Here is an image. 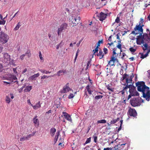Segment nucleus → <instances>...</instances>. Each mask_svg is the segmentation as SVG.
I'll return each instance as SVG.
<instances>
[{
    "label": "nucleus",
    "mask_w": 150,
    "mask_h": 150,
    "mask_svg": "<svg viewBox=\"0 0 150 150\" xmlns=\"http://www.w3.org/2000/svg\"><path fill=\"white\" fill-rule=\"evenodd\" d=\"M133 90L132 89H129V92L130 94H134L135 95V94L136 93V92H138L136 91V87L134 88H133Z\"/></svg>",
    "instance_id": "obj_20"
},
{
    "label": "nucleus",
    "mask_w": 150,
    "mask_h": 150,
    "mask_svg": "<svg viewBox=\"0 0 150 150\" xmlns=\"http://www.w3.org/2000/svg\"><path fill=\"white\" fill-rule=\"evenodd\" d=\"M3 66L2 64L0 63V72H1L3 70Z\"/></svg>",
    "instance_id": "obj_50"
},
{
    "label": "nucleus",
    "mask_w": 150,
    "mask_h": 150,
    "mask_svg": "<svg viewBox=\"0 0 150 150\" xmlns=\"http://www.w3.org/2000/svg\"><path fill=\"white\" fill-rule=\"evenodd\" d=\"M145 42L147 43H148L150 42V38L149 36H148V37L146 38L145 39Z\"/></svg>",
    "instance_id": "obj_38"
},
{
    "label": "nucleus",
    "mask_w": 150,
    "mask_h": 150,
    "mask_svg": "<svg viewBox=\"0 0 150 150\" xmlns=\"http://www.w3.org/2000/svg\"><path fill=\"white\" fill-rule=\"evenodd\" d=\"M37 117V116H36L33 119V122L35 124H37V122H38V119L36 118Z\"/></svg>",
    "instance_id": "obj_37"
},
{
    "label": "nucleus",
    "mask_w": 150,
    "mask_h": 150,
    "mask_svg": "<svg viewBox=\"0 0 150 150\" xmlns=\"http://www.w3.org/2000/svg\"><path fill=\"white\" fill-rule=\"evenodd\" d=\"M60 134V131L59 130L57 131L56 132V135L55 136L54 139V142L55 144L57 142L58 140V139L59 135Z\"/></svg>",
    "instance_id": "obj_18"
},
{
    "label": "nucleus",
    "mask_w": 150,
    "mask_h": 150,
    "mask_svg": "<svg viewBox=\"0 0 150 150\" xmlns=\"http://www.w3.org/2000/svg\"><path fill=\"white\" fill-rule=\"evenodd\" d=\"M112 85L111 83H110V84L106 85L105 86L107 89L109 91H110L111 92H113L114 88L111 87Z\"/></svg>",
    "instance_id": "obj_16"
},
{
    "label": "nucleus",
    "mask_w": 150,
    "mask_h": 150,
    "mask_svg": "<svg viewBox=\"0 0 150 150\" xmlns=\"http://www.w3.org/2000/svg\"><path fill=\"white\" fill-rule=\"evenodd\" d=\"M139 55L141 54L140 58L142 59H144V58L146 57L145 54H143V53H139Z\"/></svg>",
    "instance_id": "obj_31"
},
{
    "label": "nucleus",
    "mask_w": 150,
    "mask_h": 150,
    "mask_svg": "<svg viewBox=\"0 0 150 150\" xmlns=\"http://www.w3.org/2000/svg\"><path fill=\"white\" fill-rule=\"evenodd\" d=\"M134 74H133V73H132V75L130 76L129 78V79L132 80V79H133V78L134 77Z\"/></svg>",
    "instance_id": "obj_55"
},
{
    "label": "nucleus",
    "mask_w": 150,
    "mask_h": 150,
    "mask_svg": "<svg viewBox=\"0 0 150 150\" xmlns=\"http://www.w3.org/2000/svg\"><path fill=\"white\" fill-rule=\"evenodd\" d=\"M136 42L137 45H140L141 44V41L140 39H136Z\"/></svg>",
    "instance_id": "obj_43"
},
{
    "label": "nucleus",
    "mask_w": 150,
    "mask_h": 150,
    "mask_svg": "<svg viewBox=\"0 0 150 150\" xmlns=\"http://www.w3.org/2000/svg\"><path fill=\"white\" fill-rule=\"evenodd\" d=\"M62 114L65 118L71 122H72V120L71 115L66 112H63Z\"/></svg>",
    "instance_id": "obj_10"
},
{
    "label": "nucleus",
    "mask_w": 150,
    "mask_h": 150,
    "mask_svg": "<svg viewBox=\"0 0 150 150\" xmlns=\"http://www.w3.org/2000/svg\"><path fill=\"white\" fill-rule=\"evenodd\" d=\"M32 86H27L25 88L24 90V92H29L32 89Z\"/></svg>",
    "instance_id": "obj_21"
},
{
    "label": "nucleus",
    "mask_w": 150,
    "mask_h": 150,
    "mask_svg": "<svg viewBox=\"0 0 150 150\" xmlns=\"http://www.w3.org/2000/svg\"><path fill=\"white\" fill-rule=\"evenodd\" d=\"M143 35L144 36V37L145 38L146 37H148V34L146 33H144Z\"/></svg>",
    "instance_id": "obj_61"
},
{
    "label": "nucleus",
    "mask_w": 150,
    "mask_h": 150,
    "mask_svg": "<svg viewBox=\"0 0 150 150\" xmlns=\"http://www.w3.org/2000/svg\"><path fill=\"white\" fill-rule=\"evenodd\" d=\"M139 96V94L138 92H136L135 95L134 94H132L130 93V94L128 96L127 100H129L132 97V96Z\"/></svg>",
    "instance_id": "obj_19"
},
{
    "label": "nucleus",
    "mask_w": 150,
    "mask_h": 150,
    "mask_svg": "<svg viewBox=\"0 0 150 150\" xmlns=\"http://www.w3.org/2000/svg\"><path fill=\"white\" fill-rule=\"evenodd\" d=\"M135 84L138 91L142 92L143 94L142 97L145 98L147 101H149L150 100L149 88L145 85V82L143 81H138Z\"/></svg>",
    "instance_id": "obj_1"
},
{
    "label": "nucleus",
    "mask_w": 150,
    "mask_h": 150,
    "mask_svg": "<svg viewBox=\"0 0 150 150\" xmlns=\"http://www.w3.org/2000/svg\"><path fill=\"white\" fill-rule=\"evenodd\" d=\"M35 105L36 106V107H37V108H40L41 107L40 102H38Z\"/></svg>",
    "instance_id": "obj_44"
},
{
    "label": "nucleus",
    "mask_w": 150,
    "mask_h": 150,
    "mask_svg": "<svg viewBox=\"0 0 150 150\" xmlns=\"http://www.w3.org/2000/svg\"><path fill=\"white\" fill-rule=\"evenodd\" d=\"M91 127V125H89L88 127V131H87L86 132V133H88V132H89V131Z\"/></svg>",
    "instance_id": "obj_60"
},
{
    "label": "nucleus",
    "mask_w": 150,
    "mask_h": 150,
    "mask_svg": "<svg viewBox=\"0 0 150 150\" xmlns=\"http://www.w3.org/2000/svg\"><path fill=\"white\" fill-rule=\"evenodd\" d=\"M127 115L130 116L135 117L137 115V113L135 109L130 108L128 110Z\"/></svg>",
    "instance_id": "obj_4"
},
{
    "label": "nucleus",
    "mask_w": 150,
    "mask_h": 150,
    "mask_svg": "<svg viewBox=\"0 0 150 150\" xmlns=\"http://www.w3.org/2000/svg\"><path fill=\"white\" fill-rule=\"evenodd\" d=\"M134 83V82H133V83H132V84H129V86H130V88H129V89H132L133 90V88H135L136 87L134 85H133V84Z\"/></svg>",
    "instance_id": "obj_41"
},
{
    "label": "nucleus",
    "mask_w": 150,
    "mask_h": 150,
    "mask_svg": "<svg viewBox=\"0 0 150 150\" xmlns=\"http://www.w3.org/2000/svg\"><path fill=\"white\" fill-rule=\"evenodd\" d=\"M96 55L98 57H101L99 58V59H101L103 57L104 54H103L102 50H99L98 53L96 54Z\"/></svg>",
    "instance_id": "obj_17"
},
{
    "label": "nucleus",
    "mask_w": 150,
    "mask_h": 150,
    "mask_svg": "<svg viewBox=\"0 0 150 150\" xmlns=\"http://www.w3.org/2000/svg\"><path fill=\"white\" fill-rule=\"evenodd\" d=\"M6 103H9L10 102V96H6Z\"/></svg>",
    "instance_id": "obj_25"
},
{
    "label": "nucleus",
    "mask_w": 150,
    "mask_h": 150,
    "mask_svg": "<svg viewBox=\"0 0 150 150\" xmlns=\"http://www.w3.org/2000/svg\"><path fill=\"white\" fill-rule=\"evenodd\" d=\"M103 97V96L101 95H98L96 96L94 98L95 100H98L99 99L102 98Z\"/></svg>",
    "instance_id": "obj_33"
},
{
    "label": "nucleus",
    "mask_w": 150,
    "mask_h": 150,
    "mask_svg": "<svg viewBox=\"0 0 150 150\" xmlns=\"http://www.w3.org/2000/svg\"><path fill=\"white\" fill-rule=\"evenodd\" d=\"M103 39L101 40H99L98 41L97 44V46H98V47L100 46V44L103 43Z\"/></svg>",
    "instance_id": "obj_35"
},
{
    "label": "nucleus",
    "mask_w": 150,
    "mask_h": 150,
    "mask_svg": "<svg viewBox=\"0 0 150 150\" xmlns=\"http://www.w3.org/2000/svg\"><path fill=\"white\" fill-rule=\"evenodd\" d=\"M4 54V61L5 62L7 63H10L11 58L10 55L7 53H3Z\"/></svg>",
    "instance_id": "obj_6"
},
{
    "label": "nucleus",
    "mask_w": 150,
    "mask_h": 150,
    "mask_svg": "<svg viewBox=\"0 0 150 150\" xmlns=\"http://www.w3.org/2000/svg\"><path fill=\"white\" fill-rule=\"evenodd\" d=\"M116 122V120L115 119H113L111 121L110 123V124H113L115 123Z\"/></svg>",
    "instance_id": "obj_49"
},
{
    "label": "nucleus",
    "mask_w": 150,
    "mask_h": 150,
    "mask_svg": "<svg viewBox=\"0 0 150 150\" xmlns=\"http://www.w3.org/2000/svg\"><path fill=\"white\" fill-rule=\"evenodd\" d=\"M99 18V20L101 21H103L104 20L107 16V14L104 13L103 12H101L99 15H97Z\"/></svg>",
    "instance_id": "obj_9"
},
{
    "label": "nucleus",
    "mask_w": 150,
    "mask_h": 150,
    "mask_svg": "<svg viewBox=\"0 0 150 150\" xmlns=\"http://www.w3.org/2000/svg\"><path fill=\"white\" fill-rule=\"evenodd\" d=\"M74 95L72 93H71L68 96V98L69 99H71L73 98Z\"/></svg>",
    "instance_id": "obj_42"
},
{
    "label": "nucleus",
    "mask_w": 150,
    "mask_h": 150,
    "mask_svg": "<svg viewBox=\"0 0 150 150\" xmlns=\"http://www.w3.org/2000/svg\"><path fill=\"white\" fill-rule=\"evenodd\" d=\"M130 104L133 107L140 106L141 102L139 98L134 97L130 100Z\"/></svg>",
    "instance_id": "obj_3"
},
{
    "label": "nucleus",
    "mask_w": 150,
    "mask_h": 150,
    "mask_svg": "<svg viewBox=\"0 0 150 150\" xmlns=\"http://www.w3.org/2000/svg\"><path fill=\"white\" fill-rule=\"evenodd\" d=\"M67 72L65 70L62 69L58 71L57 73V75L58 76H59L60 75H62L63 74V73L64 74L66 73Z\"/></svg>",
    "instance_id": "obj_14"
},
{
    "label": "nucleus",
    "mask_w": 150,
    "mask_h": 150,
    "mask_svg": "<svg viewBox=\"0 0 150 150\" xmlns=\"http://www.w3.org/2000/svg\"><path fill=\"white\" fill-rule=\"evenodd\" d=\"M72 23L73 24V26H76L79 24L80 22H79L78 21L76 20L75 17H72V19L71 20Z\"/></svg>",
    "instance_id": "obj_11"
},
{
    "label": "nucleus",
    "mask_w": 150,
    "mask_h": 150,
    "mask_svg": "<svg viewBox=\"0 0 150 150\" xmlns=\"http://www.w3.org/2000/svg\"><path fill=\"white\" fill-rule=\"evenodd\" d=\"M56 130L55 128H52L50 129V134L52 137H53L55 134Z\"/></svg>",
    "instance_id": "obj_15"
},
{
    "label": "nucleus",
    "mask_w": 150,
    "mask_h": 150,
    "mask_svg": "<svg viewBox=\"0 0 150 150\" xmlns=\"http://www.w3.org/2000/svg\"><path fill=\"white\" fill-rule=\"evenodd\" d=\"M106 120L104 119L98 120L97 122V123H106Z\"/></svg>",
    "instance_id": "obj_29"
},
{
    "label": "nucleus",
    "mask_w": 150,
    "mask_h": 150,
    "mask_svg": "<svg viewBox=\"0 0 150 150\" xmlns=\"http://www.w3.org/2000/svg\"><path fill=\"white\" fill-rule=\"evenodd\" d=\"M40 75L39 73H38L37 74H35L34 75L31 76L29 78V79L32 81L35 80L36 78L38 77Z\"/></svg>",
    "instance_id": "obj_13"
},
{
    "label": "nucleus",
    "mask_w": 150,
    "mask_h": 150,
    "mask_svg": "<svg viewBox=\"0 0 150 150\" xmlns=\"http://www.w3.org/2000/svg\"><path fill=\"white\" fill-rule=\"evenodd\" d=\"M106 69L107 70V73H110L111 74H113V73H112V70L111 69H108V68H107Z\"/></svg>",
    "instance_id": "obj_40"
},
{
    "label": "nucleus",
    "mask_w": 150,
    "mask_h": 150,
    "mask_svg": "<svg viewBox=\"0 0 150 150\" xmlns=\"http://www.w3.org/2000/svg\"><path fill=\"white\" fill-rule=\"evenodd\" d=\"M27 54V56L28 57H30L31 56L30 51V50H28L25 52Z\"/></svg>",
    "instance_id": "obj_34"
},
{
    "label": "nucleus",
    "mask_w": 150,
    "mask_h": 150,
    "mask_svg": "<svg viewBox=\"0 0 150 150\" xmlns=\"http://www.w3.org/2000/svg\"><path fill=\"white\" fill-rule=\"evenodd\" d=\"M118 15H117V18H116V19L115 20V22L113 23V25L114 24V23L115 22L116 23H119V22L120 21V20L119 17L118 16Z\"/></svg>",
    "instance_id": "obj_36"
},
{
    "label": "nucleus",
    "mask_w": 150,
    "mask_h": 150,
    "mask_svg": "<svg viewBox=\"0 0 150 150\" xmlns=\"http://www.w3.org/2000/svg\"><path fill=\"white\" fill-rule=\"evenodd\" d=\"M39 57H40V59L41 60H43V58L42 57V54H41V52H39Z\"/></svg>",
    "instance_id": "obj_54"
},
{
    "label": "nucleus",
    "mask_w": 150,
    "mask_h": 150,
    "mask_svg": "<svg viewBox=\"0 0 150 150\" xmlns=\"http://www.w3.org/2000/svg\"><path fill=\"white\" fill-rule=\"evenodd\" d=\"M121 128H122V126L120 125V127L118 128V129H117V133L118 132H119V131L121 130Z\"/></svg>",
    "instance_id": "obj_62"
},
{
    "label": "nucleus",
    "mask_w": 150,
    "mask_h": 150,
    "mask_svg": "<svg viewBox=\"0 0 150 150\" xmlns=\"http://www.w3.org/2000/svg\"><path fill=\"white\" fill-rule=\"evenodd\" d=\"M9 39V37L7 34L3 32H0V42L2 44H5L6 43Z\"/></svg>",
    "instance_id": "obj_2"
},
{
    "label": "nucleus",
    "mask_w": 150,
    "mask_h": 150,
    "mask_svg": "<svg viewBox=\"0 0 150 150\" xmlns=\"http://www.w3.org/2000/svg\"><path fill=\"white\" fill-rule=\"evenodd\" d=\"M49 77V76H47L44 75L43 76L41 77V79H45L46 78H48Z\"/></svg>",
    "instance_id": "obj_56"
},
{
    "label": "nucleus",
    "mask_w": 150,
    "mask_h": 150,
    "mask_svg": "<svg viewBox=\"0 0 150 150\" xmlns=\"http://www.w3.org/2000/svg\"><path fill=\"white\" fill-rule=\"evenodd\" d=\"M103 51L105 54H106L108 53V49L106 48H104L103 49Z\"/></svg>",
    "instance_id": "obj_52"
},
{
    "label": "nucleus",
    "mask_w": 150,
    "mask_h": 150,
    "mask_svg": "<svg viewBox=\"0 0 150 150\" xmlns=\"http://www.w3.org/2000/svg\"><path fill=\"white\" fill-rule=\"evenodd\" d=\"M21 26V25L20 24V22H18L17 25L16 26V27H15V28H14V30H18L19 28H20V26Z\"/></svg>",
    "instance_id": "obj_28"
},
{
    "label": "nucleus",
    "mask_w": 150,
    "mask_h": 150,
    "mask_svg": "<svg viewBox=\"0 0 150 150\" xmlns=\"http://www.w3.org/2000/svg\"><path fill=\"white\" fill-rule=\"evenodd\" d=\"M130 51L132 52V54H133V53L136 50V49H134L133 47H130L129 48Z\"/></svg>",
    "instance_id": "obj_32"
},
{
    "label": "nucleus",
    "mask_w": 150,
    "mask_h": 150,
    "mask_svg": "<svg viewBox=\"0 0 150 150\" xmlns=\"http://www.w3.org/2000/svg\"><path fill=\"white\" fill-rule=\"evenodd\" d=\"M144 22V19L142 18H141L140 21L139 22V24H141L142 23H143Z\"/></svg>",
    "instance_id": "obj_57"
},
{
    "label": "nucleus",
    "mask_w": 150,
    "mask_h": 150,
    "mask_svg": "<svg viewBox=\"0 0 150 150\" xmlns=\"http://www.w3.org/2000/svg\"><path fill=\"white\" fill-rule=\"evenodd\" d=\"M128 77H127L125 79L126 82L125 83H122V85H126L128 84V83H129V78Z\"/></svg>",
    "instance_id": "obj_30"
},
{
    "label": "nucleus",
    "mask_w": 150,
    "mask_h": 150,
    "mask_svg": "<svg viewBox=\"0 0 150 150\" xmlns=\"http://www.w3.org/2000/svg\"><path fill=\"white\" fill-rule=\"evenodd\" d=\"M122 45L120 43L118 44V45L117 46V47L120 49H121Z\"/></svg>",
    "instance_id": "obj_51"
},
{
    "label": "nucleus",
    "mask_w": 150,
    "mask_h": 150,
    "mask_svg": "<svg viewBox=\"0 0 150 150\" xmlns=\"http://www.w3.org/2000/svg\"><path fill=\"white\" fill-rule=\"evenodd\" d=\"M27 139H28V137H23L20 138V140L21 141H23Z\"/></svg>",
    "instance_id": "obj_39"
},
{
    "label": "nucleus",
    "mask_w": 150,
    "mask_h": 150,
    "mask_svg": "<svg viewBox=\"0 0 150 150\" xmlns=\"http://www.w3.org/2000/svg\"><path fill=\"white\" fill-rule=\"evenodd\" d=\"M147 43H148L146 42L145 44H143V45L144 46V47H143V46H142V47L143 50L144 51L145 50L148 49V45Z\"/></svg>",
    "instance_id": "obj_22"
},
{
    "label": "nucleus",
    "mask_w": 150,
    "mask_h": 150,
    "mask_svg": "<svg viewBox=\"0 0 150 150\" xmlns=\"http://www.w3.org/2000/svg\"><path fill=\"white\" fill-rule=\"evenodd\" d=\"M67 24L66 23H64L61 25L59 28H58L57 33L59 35L61 34L63 30L67 28Z\"/></svg>",
    "instance_id": "obj_5"
},
{
    "label": "nucleus",
    "mask_w": 150,
    "mask_h": 150,
    "mask_svg": "<svg viewBox=\"0 0 150 150\" xmlns=\"http://www.w3.org/2000/svg\"><path fill=\"white\" fill-rule=\"evenodd\" d=\"M99 47L98 46H96V48L95 49L93 50V51H95V52H98V51Z\"/></svg>",
    "instance_id": "obj_48"
},
{
    "label": "nucleus",
    "mask_w": 150,
    "mask_h": 150,
    "mask_svg": "<svg viewBox=\"0 0 150 150\" xmlns=\"http://www.w3.org/2000/svg\"><path fill=\"white\" fill-rule=\"evenodd\" d=\"M96 133H95L94 135H93L92 137L94 138V141L95 143H96L97 140V136H96Z\"/></svg>",
    "instance_id": "obj_26"
},
{
    "label": "nucleus",
    "mask_w": 150,
    "mask_h": 150,
    "mask_svg": "<svg viewBox=\"0 0 150 150\" xmlns=\"http://www.w3.org/2000/svg\"><path fill=\"white\" fill-rule=\"evenodd\" d=\"M104 150H112V148H109L108 147L107 148H105L104 149Z\"/></svg>",
    "instance_id": "obj_64"
},
{
    "label": "nucleus",
    "mask_w": 150,
    "mask_h": 150,
    "mask_svg": "<svg viewBox=\"0 0 150 150\" xmlns=\"http://www.w3.org/2000/svg\"><path fill=\"white\" fill-rule=\"evenodd\" d=\"M144 26V25H141V24H139V25H136V27L139 28H142V27Z\"/></svg>",
    "instance_id": "obj_59"
},
{
    "label": "nucleus",
    "mask_w": 150,
    "mask_h": 150,
    "mask_svg": "<svg viewBox=\"0 0 150 150\" xmlns=\"http://www.w3.org/2000/svg\"><path fill=\"white\" fill-rule=\"evenodd\" d=\"M127 89L128 88H126V86H125V87H123V89L121 91H120V92H121L122 94L123 95L125 91H127Z\"/></svg>",
    "instance_id": "obj_27"
},
{
    "label": "nucleus",
    "mask_w": 150,
    "mask_h": 150,
    "mask_svg": "<svg viewBox=\"0 0 150 150\" xmlns=\"http://www.w3.org/2000/svg\"><path fill=\"white\" fill-rule=\"evenodd\" d=\"M69 83L67 84L63 88V89L60 91L61 93H65L71 90V89L69 87L68 85Z\"/></svg>",
    "instance_id": "obj_8"
},
{
    "label": "nucleus",
    "mask_w": 150,
    "mask_h": 150,
    "mask_svg": "<svg viewBox=\"0 0 150 150\" xmlns=\"http://www.w3.org/2000/svg\"><path fill=\"white\" fill-rule=\"evenodd\" d=\"M91 140V137H89L87 138L86 142H85V144H88L90 142Z\"/></svg>",
    "instance_id": "obj_47"
},
{
    "label": "nucleus",
    "mask_w": 150,
    "mask_h": 150,
    "mask_svg": "<svg viewBox=\"0 0 150 150\" xmlns=\"http://www.w3.org/2000/svg\"><path fill=\"white\" fill-rule=\"evenodd\" d=\"M129 76V75L127 74L126 73H125L123 75V76L121 79L120 80L123 81L127 77Z\"/></svg>",
    "instance_id": "obj_23"
},
{
    "label": "nucleus",
    "mask_w": 150,
    "mask_h": 150,
    "mask_svg": "<svg viewBox=\"0 0 150 150\" xmlns=\"http://www.w3.org/2000/svg\"><path fill=\"white\" fill-rule=\"evenodd\" d=\"M6 23V21L4 20H2L1 21L0 20V25H4Z\"/></svg>",
    "instance_id": "obj_46"
},
{
    "label": "nucleus",
    "mask_w": 150,
    "mask_h": 150,
    "mask_svg": "<svg viewBox=\"0 0 150 150\" xmlns=\"http://www.w3.org/2000/svg\"><path fill=\"white\" fill-rule=\"evenodd\" d=\"M87 91H88L89 94L91 95V94L92 91L90 90V86L89 85H88L86 87Z\"/></svg>",
    "instance_id": "obj_24"
},
{
    "label": "nucleus",
    "mask_w": 150,
    "mask_h": 150,
    "mask_svg": "<svg viewBox=\"0 0 150 150\" xmlns=\"http://www.w3.org/2000/svg\"><path fill=\"white\" fill-rule=\"evenodd\" d=\"M92 61L91 59H90L88 61L87 63V67H88L89 65L91 63V62Z\"/></svg>",
    "instance_id": "obj_53"
},
{
    "label": "nucleus",
    "mask_w": 150,
    "mask_h": 150,
    "mask_svg": "<svg viewBox=\"0 0 150 150\" xmlns=\"http://www.w3.org/2000/svg\"><path fill=\"white\" fill-rule=\"evenodd\" d=\"M142 33H139V35L137 36V39H140V38H141V37H142Z\"/></svg>",
    "instance_id": "obj_58"
},
{
    "label": "nucleus",
    "mask_w": 150,
    "mask_h": 150,
    "mask_svg": "<svg viewBox=\"0 0 150 150\" xmlns=\"http://www.w3.org/2000/svg\"><path fill=\"white\" fill-rule=\"evenodd\" d=\"M115 57L116 56H112L111 57L110 60L109 61L108 64L107 65V66H108V65L110 64V63L111 62H112L113 63H114L115 61H118V59L115 58Z\"/></svg>",
    "instance_id": "obj_12"
},
{
    "label": "nucleus",
    "mask_w": 150,
    "mask_h": 150,
    "mask_svg": "<svg viewBox=\"0 0 150 150\" xmlns=\"http://www.w3.org/2000/svg\"><path fill=\"white\" fill-rule=\"evenodd\" d=\"M138 30L139 33H143V29L142 28H139L135 27L134 28V30L132 31L131 34H133L135 35H137L139 33H136L135 31Z\"/></svg>",
    "instance_id": "obj_7"
},
{
    "label": "nucleus",
    "mask_w": 150,
    "mask_h": 150,
    "mask_svg": "<svg viewBox=\"0 0 150 150\" xmlns=\"http://www.w3.org/2000/svg\"><path fill=\"white\" fill-rule=\"evenodd\" d=\"M116 50V49H115V48H114L113 49V54H112V56H115V55L117 54V53L115 52Z\"/></svg>",
    "instance_id": "obj_45"
},
{
    "label": "nucleus",
    "mask_w": 150,
    "mask_h": 150,
    "mask_svg": "<svg viewBox=\"0 0 150 150\" xmlns=\"http://www.w3.org/2000/svg\"><path fill=\"white\" fill-rule=\"evenodd\" d=\"M24 55H22L20 57V58L21 60H23L24 59Z\"/></svg>",
    "instance_id": "obj_63"
}]
</instances>
